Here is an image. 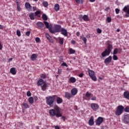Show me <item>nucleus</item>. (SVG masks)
Wrapping results in <instances>:
<instances>
[{"label": "nucleus", "instance_id": "1", "mask_svg": "<svg viewBox=\"0 0 129 129\" xmlns=\"http://www.w3.org/2000/svg\"><path fill=\"white\" fill-rule=\"evenodd\" d=\"M49 115L50 116H56L57 118L59 117H61L63 121L66 120V117L62 116V113H61L60 108L57 105L54 106V109L49 110Z\"/></svg>", "mask_w": 129, "mask_h": 129}, {"label": "nucleus", "instance_id": "2", "mask_svg": "<svg viewBox=\"0 0 129 129\" xmlns=\"http://www.w3.org/2000/svg\"><path fill=\"white\" fill-rule=\"evenodd\" d=\"M57 96L53 95L52 96H49L45 97L46 103L47 105H49L50 107H52L54 102H55V99H56Z\"/></svg>", "mask_w": 129, "mask_h": 129}, {"label": "nucleus", "instance_id": "3", "mask_svg": "<svg viewBox=\"0 0 129 129\" xmlns=\"http://www.w3.org/2000/svg\"><path fill=\"white\" fill-rule=\"evenodd\" d=\"M37 86H41V89L45 91L47 89V83L42 79H39L37 82Z\"/></svg>", "mask_w": 129, "mask_h": 129}, {"label": "nucleus", "instance_id": "4", "mask_svg": "<svg viewBox=\"0 0 129 129\" xmlns=\"http://www.w3.org/2000/svg\"><path fill=\"white\" fill-rule=\"evenodd\" d=\"M124 110V107L122 105H118L115 111V114L117 116H119V115H121L122 113H123V111Z\"/></svg>", "mask_w": 129, "mask_h": 129}, {"label": "nucleus", "instance_id": "5", "mask_svg": "<svg viewBox=\"0 0 129 129\" xmlns=\"http://www.w3.org/2000/svg\"><path fill=\"white\" fill-rule=\"evenodd\" d=\"M61 30H62L61 25H56L54 26V29H51V30H50V33H51V34H55V33H60L61 32Z\"/></svg>", "mask_w": 129, "mask_h": 129}, {"label": "nucleus", "instance_id": "6", "mask_svg": "<svg viewBox=\"0 0 129 129\" xmlns=\"http://www.w3.org/2000/svg\"><path fill=\"white\" fill-rule=\"evenodd\" d=\"M122 120L125 124H129V114L124 113L122 117Z\"/></svg>", "mask_w": 129, "mask_h": 129}, {"label": "nucleus", "instance_id": "7", "mask_svg": "<svg viewBox=\"0 0 129 129\" xmlns=\"http://www.w3.org/2000/svg\"><path fill=\"white\" fill-rule=\"evenodd\" d=\"M88 73L89 76H90V78H91L93 81H96L97 80L96 77H95V73L94 72V71L89 69Z\"/></svg>", "mask_w": 129, "mask_h": 129}, {"label": "nucleus", "instance_id": "8", "mask_svg": "<svg viewBox=\"0 0 129 129\" xmlns=\"http://www.w3.org/2000/svg\"><path fill=\"white\" fill-rule=\"evenodd\" d=\"M122 11L124 13H126L125 17H126V18H129V5L125 6Z\"/></svg>", "mask_w": 129, "mask_h": 129}, {"label": "nucleus", "instance_id": "9", "mask_svg": "<svg viewBox=\"0 0 129 129\" xmlns=\"http://www.w3.org/2000/svg\"><path fill=\"white\" fill-rule=\"evenodd\" d=\"M79 18L80 21H82V20H84L85 22H88V21H90V19H89V17L88 16V15H79Z\"/></svg>", "mask_w": 129, "mask_h": 129}, {"label": "nucleus", "instance_id": "10", "mask_svg": "<svg viewBox=\"0 0 129 129\" xmlns=\"http://www.w3.org/2000/svg\"><path fill=\"white\" fill-rule=\"evenodd\" d=\"M91 108L94 111H97L99 109V105H98L97 103H92L91 104Z\"/></svg>", "mask_w": 129, "mask_h": 129}, {"label": "nucleus", "instance_id": "11", "mask_svg": "<svg viewBox=\"0 0 129 129\" xmlns=\"http://www.w3.org/2000/svg\"><path fill=\"white\" fill-rule=\"evenodd\" d=\"M102 122H103V118L102 117H99L96 120V125H100Z\"/></svg>", "mask_w": 129, "mask_h": 129}, {"label": "nucleus", "instance_id": "12", "mask_svg": "<svg viewBox=\"0 0 129 129\" xmlns=\"http://www.w3.org/2000/svg\"><path fill=\"white\" fill-rule=\"evenodd\" d=\"M25 8L28 12H32V7L31 6V4L29 3H25Z\"/></svg>", "mask_w": 129, "mask_h": 129}, {"label": "nucleus", "instance_id": "13", "mask_svg": "<svg viewBox=\"0 0 129 129\" xmlns=\"http://www.w3.org/2000/svg\"><path fill=\"white\" fill-rule=\"evenodd\" d=\"M60 33H61V34L65 37H67V36H68V32H67V30L63 28H61Z\"/></svg>", "mask_w": 129, "mask_h": 129}, {"label": "nucleus", "instance_id": "14", "mask_svg": "<svg viewBox=\"0 0 129 129\" xmlns=\"http://www.w3.org/2000/svg\"><path fill=\"white\" fill-rule=\"evenodd\" d=\"M88 124L91 126H92L93 124H94V117L91 116L90 119L88 121Z\"/></svg>", "mask_w": 129, "mask_h": 129}, {"label": "nucleus", "instance_id": "15", "mask_svg": "<svg viewBox=\"0 0 129 129\" xmlns=\"http://www.w3.org/2000/svg\"><path fill=\"white\" fill-rule=\"evenodd\" d=\"M46 29H48L49 30V32L51 33V31L52 30V26L50 25H49V23H48V22L46 21H44L43 22Z\"/></svg>", "mask_w": 129, "mask_h": 129}, {"label": "nucleus", "instance_id": "16", "mask_svg": "<svg viewBox=\"0 0 129 129\" xmlns=\"http://www.w3.org/2000/svg\"><path fill=\"white\" fill-rule=\"evenodd\" d=\"M64 96L66 98H67V99L70 100L72 97H73V96L72 95L71 93L67 92L65 93Z\"/></svg>", "mask_w": 129, "mask_h": 129}, {"label": "nucleus", "instance_id": "17", "mask_svg": "<svg viewBox=\"0 0 129 129\" xmlns=\"http://www.w3.org/2000/svg\"><path fill=\"white\" fill-rule=\"evenodd\" d=\"M112 45L108 43V46L107 47V49H106L105 50H107V51L108 52V54H110L111 51L112 50Z\"/></svg>", "mask_w": 129, "mask_h": 129}, {"label": "nucleus", "instance_id": "18", "mask_svg": "<svg viewBox=\"0 0 129 129\" xmlns=\"http://www.w3.org/2000/svg\"><path fill=\"white\" fill-rule=\"evenodd\" d=\"M111 60H112V57L111 56H109L108 57L106 58L104 60L105 64H109L110 62H111Z\"/></svg>", "mask_w": 129, "mask_h": 129}, {"label": "nucleus", "instance_id": "19", "mask_svg": "<svg viewBox=\"0 0 129 129\" xmlns=\"http://www.w3.org/2000/svg\"><path fill=\"white\" fill-rule=\"evenodd\" d=\"M37 58H38V54L37 53H33L30 56L31 61H35L37 59Z\"/></svg>", "mask_w": 129, "mask_h": 129}, {"label": "nucleus", "instance_id": "20", "mask_svg": "<svg viewBox=\"0 0 129 129\" xmlns=\"http://www.w3.org/2000/svg\"><path fill=\"white\" fill-rule=\"evenodd\" d=\"M71 92L73 96H75V95L77 94V92H78V90L76 88H74L71 90Z\"/></svg>", "mask_w": 129, "mask_h": 129}, {"label": "nucleus", "instance_id": "21", "mask_svg": "<svg viewBox=\"0 0 129 129\" xmlns=\"http://www.w3.org/2000/svg\"><path fill=\"white\" fill-rule=\"evenodd\" d=\"M37 26L38 28V29H42V28H44V23L41 22H38L37 23Z\"/></svg>", "mask_w": 129, "mask_h": 129}, {"label": "nucleus", "instance_id": "22", "mask_svg": "<svg viewBox=\"0 0 129 129\" xmlns=\"http://www.w3.org/2000/svg\"><path fill=\"white\" fill-rule=\"evenodd\" d=\"M109 54L110 53H108V52L107 51V50L105 49V50L101 53V56L103 58L106 56L109 55Z\"/></svg>", "mask_w": 129, "mask_h": 129}, {"label": "nucleus", "instance_id": "23", "mask_svg": "<svg viewBox=\"0 0 129 129\" xmlns=\"http://www.w3.org/2000/svg\"><path fill=\"white\" fill-rule=\"evenodd\" d=\"M62 102H63V99L60 97H57L56 96V103H57V104H61Z\"/></svg>", "mask_w": 129, "mask_h": 129}, {"label": "nucleus", "instance_id": "24", "mask_svg": "<svg viewBox=\"0 0 129 129\" xmlns=\"http://www.w3.org/2000/svg\"><path fill=\"white\" fill-rule=\"evenodd\" d=\"M123 96L125 98L129 100V92L127 91H125L123 93Z\"/></svg>", "mask_w": 129, "mask_h": 129}, {"label": "nucleus", "instance_id": "25", "mask_svg": "<svg viewBox=\"0 0 129 129\" xmlns=\"http://www.w3.org/2000/svg\"><path fill=\"white\" fill-rule=\"evenodd\" d=\"M10 73H12L13 75H16L17 74V71L15 68H12L10 69Z\"/></svg>", "mask_w": 129, "mask_h": 129}, {"label": "nucleus", "instance_id": "26", "mask_svg": "<svg viewBox=\"0 0 129 129\" xmlns=\"http://www.w3.org/2000/svg\"><path fill=\"white\" fill-rule=\"evenodd\" d=\"M69 83H75L76 82V79L74 77H71L69 81Z\"/></svg>", "mask_w": 129, "mask_h": 129}, {"label": "nucleus", "instance_id": "27", "mask_svg": "<svg viewBox=\"0 0 129 129\" xmlns=\"http://www.w3.org/2000/svg\"><path fill=\"white\" fill-rule=\"evenodd\" d=\"M58 43L60 44V45H63L64 44V38L62 37H58Z\"/></svg>", "mask_w": 129, "mask_h": 129}, {"label": "nucleus", "instance_id": "28", "mask_svg": "<svg viewBox=\"0 0 129 129\" xmlns=\"http://www.w3.org/2000/svg\"><path fill=\"white\" fill-rule=\"evenodd\" d=\"M29 18L30 20H31L32 21H33V20H35V13H31L29 15Z\"/></svg>", "mask_w": 129, "mask_h": 129}, {"label": "nucleus", "instance_id": "29", "mask_svg": "<svg viewBox=\"0 0 129 129\" xmlns=\"http://www.w3.org/2000/svg\"><path fill=\"white\" fill-rule=\"evenodd\" d=\"M54 10L56 12H58L59 10H60V6H59V4H56L54 6Z\"/></svg>", "mask_w": 129, "mask_h": 129}, {"label": "nucleus", "instance_id": "30", "mask_svg": "<svg viewBox=\"0 0 129 129\" xmlns=\"http://www.w3.org/2000/svg\"><path fill=\"white\" fill-rule=\"evenodd\" d=\"M28 101L30 104H33L34 103V98L33 97H30L28 99Z\"/></svg>", "mask_w": 129, "mask_h": 129}, {"label": "nucleus", "instance_id": "31", "mask_svg": "<svg viewBox=\"0 0 129 129\" xmlns=\"http://www.w3.org/2000/svg\"><path fill=\"white\" fill-rule=\"evenodd\" d=\"M22 105H23L25 108H30V105L27 103H23Z\"/></svg>", "mask_w": 129, "mask_h": 129}, {"label": "nucleus", "instance_id": "32", "mask_svg": "<svg viewBox=\"0 0 129 129\" xmlns=\"http://www.w3.org/2000/svg\"><path fill=\"white\" fill-rule=\"evenodd\" d=\"M85 96L87 97V98H89L88 100H89L90 99V96H91V93H89V92H87Z\"/></svg>", "mask_w": 129, "mask_h": 129}, {"label": "nucleus", "instance_id": "33", "mask_svg": "<svg viewBox=\"0 0 129 129\" xmlns=\"http://www.w3.org/2000/svg\"><path fill=\"white\" fill-rule=\"evenodd\" d=\"M35 15L36 17H38V18H40L41 17V12L37 11L36 12H35Z\"/></svg>", "mask_w": 129, "mask_h": 129}, {"label": "nucleus", "instance_id": "34", "mask_svg": "<svg viewBox=\"0 0 129 129\" xmlns=\"http://www.w3.org/2000/svg\"><path fill=\"white\" fill-rule=\"evenodd\" d=\"M80 38L82 39L84 44H86V43H87V39H86V37L80 36Z\"/></svg>", "mask_w": 129, "mask_h": 129}, {"label": "nucleus", "instance_id": "35", "mask_svg": "<svg viewBox=\"0 0 129 129\" xmlns=\"http://www.w3.org/2000/svg\"><path fill=\"white\" fill-rule=\"evenodd\" d=\"M40 77L41 79H46V78H47V75L45 74H41L40 75Z\"/></svg>", "mask_w": 129, "mask_h": 129}, {"label": "nucleus", "instance_id": "36", "mask_svg": "<svg viewBox=\"0 0 129 129\" xmlns=\"http://www.w3.org/2000/svg\"><path fill=\"white\" fill-rule=\"evenodd\" d=\"M42 20L43 21H47L48 20V17H47V15H46V14L42 15Z\"/></svg>", "mask_w": 129, "mask_h": 129}, {"label": "nucleus", "instance_id": "37", "mask_svg": "<svg viewBox=\"0 0 129 129\" xmlns=\"http://www.w3.org/2000/svg\"><path fill=\"white\" fill-rule=\"evenodd\" d=\"M76 51L75 50L73 49V48H70L69 49V53L70 54H74L75 53Z\"/></svg>", "mask_w": 129, "mask_h": 129}, {"label": "nucleus", "instance_id": "38", "mask_svg": "<svg viewBox=\"0 0 129 129\" xmlns=\"http://www.w3.org/2000/svg\"><path fill=\"white\" fill-rule=\"evenodd\" d=\"M42 4L45 8H47L48 7V6H49V4H48V2H43Z\"/></svg>", "mask_w": 129, "mask_h": 129}, {"label": "nucleus", "instance_id": "39", "mask_svg": "<svg viewBox=\"0 0 129 129\" xmlns=\"http://www.w3.org/2000/svg\"><path fill=\"white\" fill-rule=\"evenodd\" d=\"M118 52V49L117 48H115L113 52V55H116V54H117Z\"/></svg>", "mask_w": 129, "mask_h": 129}, {"label": "nucleus", "instance_id": "40", "mask_svg": "<svg viewBox=\"0 0 129 129\" xmlns=\"http://www.w3.org/2000/svg\"><path fill=\"white\" fill-rule=\"evenodd\" d=\"M118 59V57H117V56H116L115 54H114L113 56V60L114 61H116V60Z\"/></svg>", "mask_w": 129, "mask_h": 129}, {"label": "nucleus", "instance_id": "41", "mask_svg": "<svg viewBox=\"0 0 129 129\" xmlns=\"http://www.w3.org/2000/svg\"><path fill=\"white\" fill-rule=\"evenodd\" d=\"M124 110L125 112H129V107H126L124 108Z\"/></svg>", "mask_w": 129, "mask_h": 129}, {"label": "nucleus", "instance_id": "42", "mask_svg": "<svg viewBox=\"0 0 129 129\" xmlns=\"http://www.w3.org/2000/svg\"><path fill=\"white\" fill-rule=\"evenodd\" d=\"M17 7L18 11L20 12V11H21V7L20 6V4H19L18 3H17Z\"/></svg>", "mask_w": 129, "mask_h": 129}, {"label": "nucleus", "instance_id": "43", "mask_svg": "<svg viewBox=\"0 0 129 129\" xmlns=\"http://www.w3.org/2000/svg\"><path fill=\"white\" fill-rule=\"evenodd\" d=\"M17 35L18 37H21V31L19 30H17Z\"/></svg>", "mask_w": 129, "mask_h": 129}, {"label": "nucleus", "instance_id": "44", "mask_svg": "<svg viewBox=\"0 0 129 129\" xmlns=\"http://www.w3.org/2000/svg\"><path fill=\"white\" fill-rule=\"evenodd\" d=\"M102 32V31L101 30V29H100V28L97 29V33H98V34H101Z\"/></svg>", "mask_w": 129, "mask_h": 129}, {"label": "nucleus", "instance_id": "45", "mask_svg": "<svg viewBox=\"0 0 129 129\" xmlns=\"http://www.w3.org/2000/svg\"><path fill=\"white\" fill-rule=\"evenodd\" d=\"M47 40H48L50 43H53V39H52V37H51V36L50 37V38H47Z\"/></svg>", "mask_w": 129, "mask_h": 129}, {"label": "nucleus", "instance_id": "46", "mask_svg": "<svg viewBox=\"0 0 129 129\" xmlns=\"http://www.w3.org/2000/svg\"><path fill=\"white\" fill-rule=\"evenodd\" d=\"M107 22L108 23H110L111 22V18L108 17L107 18Z\"/></svg>", "mask_w": 129, "mask_h": 129}, {"label": "nucleus", "instance_id": "47", "mask_svg": "<svg viewBox=\"0 0 129 129\" xmlns=\"http://www.w3.org/2000/svg\"><path fill=\"white\" fill-rule=\"evenodd\" d=\"M30 34H31V31H27V32H26V33H25L26 36H27V37H29Z\"/></svg>", "mask_w": 129, "mask_h": 129}, {"label": "nucleus", "instance_id": "48", "mask_svg": "<svg viewBox=\"0 0 129 129\" xmlns=\"http://www.w3.org/2000/svg\"><path fill=\"white\" fill-rule=\"evenodd\" d=\"M115 12L116 14V15H118V14H119V9L116 8L115 9Z\"/></svg>", "mask_w": 129, "mask_h": 129}, {"label": "nucleus", "instance_id": "49", "mask_svg": "<svg viewBox=\"0 0 129 129\" xmlns=\"http://www.w3.org/2000/svg\"><path fill=\"white\" fill-rule=\"evenodd\" d=\"M35 41L36 42V43H40V38L36 37L35 38Z\"/></svg>", "mask_w": 129, "mask_h": 129}, {"label": "nucleus", "instance_id": "50", "mask_svg": "<svg viewBox=\"0 0 129 129\" xmlns=\"http://www.w3.org/2000/svg\"><path fill=\"white\" fill-rule=\"evenodd\" d=\"M61 66H65L66 67H68V66L67 65V63L66 62H63L61 63Z\"/></svg>", "mask_w": 129, "mask_h": 129}, {"label": "nucleus", "instance_id": "51", "mask_svg": "<svg viewBox=\"0 0 129 129\" xmlns=\"http://www.w3.org/2000/svg\"><path fill=\"white\" fill-rule=\"evenodd\" d=\"M27 95L28 97L31 96V92H30V91H27Z\"/></svg>", "mask_w": 129, "mask_h": 129}, {"label": "nucleus", "instance_id": "52", "mask_svg": "<svg viewBox=\"0 0 129 129\" xmlns=\"http://www.w3.org/2000/svg\"><path fill=\"white\" fill-rule=\"evenodd\" d=\"M45 36L47 38V39H48L49 38H50L51 36H50V35H49V34L48 33H46L45 34Z\"/></svg>", "mask_w": 129, "mask_h": 129}, {"label": "nucleus", "instance_id": "53", "mask_svg": "<svg viewBox=\"0 0 129 129\" xmlns=\"http://www.w3.org/2000/svg\"><path fill=\"white\" fill-rule=\"evenodd\" d=\"M83 73H81L79 75V77H80V78H82L83 77Z\"/></svg>", "mask_w": 129, "mask_h": 129}, {"label": "nucleus", "instance_id": "54", "mask_svg": "<svg viewBox=\"0 0 129 129\" xmlns=\"http://www.w3.org/2000/svg\"><path fill=\"white\" fill-rule=\"evenodd\" d=\"M0 50H3V45H2V41H0Z\"/></svg>", "mask_w": 129, "mask_h": 129}, {"label": "nucleus", "instance_id": "55", "mask_svg": "<svg viewBox=\"0 0 129 129\" xmlns=\"http://www.w3.org/2000/svg\"><path fill=\"white\" fill-rule=\"evenodd\" d=\"M4 28L5 27L4 26V25H0V30H4Z\"/></svg>", "mask_w": 129, "mask_h": 129}, {"label": "nucleus", "instance_id": "56", "mask_svg": "<svg viewBox=\"0 0 129 129\" xmlns=\"http://www.w3.org/2000/svg\"><path fill=\"white\" fill-rule=\"evenodd\" d=\"M71 43H72V44H73L74 45H75V44H76V42L74 40H72L71 41Z\"/></svg>", "mask_w": 129, "mask_h": 129}, {"label": "nucleus", "instance_id": "57", "mask_svg": "<svg viewBox=\"0 0 129 129\" xmlns=\"http://www.w3.org/2000/svg\"><path fill=\"white\" fill-rule=\"evenodd\" d=\"M76 36H77L78 37H79V36H80V32H79V31H78L76 33Z\"/></svg>", "mask_w": 129, "mask_h": 129}, {"label": "nucleus", "instance_id": "58", "mask_svg": "<svg viewBox=\"0 0 129 129\" xmlns=\"http://www.w3.org/2000/svg\"><path fill=\"white\" fill-rule=\"evenodd\" d=\"M91 100H96V97L94 96L91 98Z\"/></svg>", "mask_w": 129, "mask_h": 129}, {"label": "nucleus", "instance_id": "59", "mask_svg": "<svg viewBox=\"0 0 129 129\" xmlns=\"http://www.w3.org/2000/svg\"><path fill=\"white\" fill-rule=\"evenodd\" d=\"M109 9H110V8L107 7L105 8V11H106V12H108V10H109Z\"/></svg>", "mask_w": 129, "mask_h": 129}, {"label": "nucleus", "instance_id": "60", "mask_svg": "<svg viewBox=\"0 0 129 129\" xmlns=\"http://www.w3.org/2000/svg\"><path fill=\"white\" fill-rule=\"evenodd\" d=\"M61 72H62V70H60V69L58 70V74H61Z\"/></svg>", "mask_w": 129, "mask_h": 129}, {"label": "nucleus", "instance_id": "61", "mask_svg": "<svg viewBox=\"0 0 129 129\" xmlns=\"http://www.w3.org/2000/svg\"><path fill=\"white\" fill-rule=\"evenodd\" d=\"M54 128L55 129H60V127H59V126H58V125H56L54 126Z\"/></svg>", "mask_w": 129, "mask_h": 129}, {"label": "nucleus", "instance_id": "62", "mask_svg": "<svg viewBox=\"0 0 129 129\" xmlns=\"http://www.w3.org/2000/svg\"><path fill=\"white\" fill-rule=\"evenodd\" d=\"M33 10L34 12H35V11H37V7H33Z\"/></svg>", "mask_w": 129, "mask_h": 129}, {"label": "nucleus", "instance_id": "63", "mask_svg": "<svg viewBox=\"0 0 129 129\" xmlns=\"http://www.w3.org/2000/svg\"><path fill=\"white\" fill-rule=\"evenodd\" d=\"M77 4H80V0H75Z\"/></svg>", "mask_w": 129, "mask_h": 129}, {"label": "nucleus", "instance_id": "64", "mask_svg": "<svg viewBox=\"0 0 129 129\" xmlns=\"http://www.w3.org/2000/svg\"><path fill=\"white\" fill-rule=\"evenodd\" d=\"M89 1L90 2V3H94V2H95V0H89Z\"/></svg>", "mask_w": 129, "mask_h": 129}]
</instances>
